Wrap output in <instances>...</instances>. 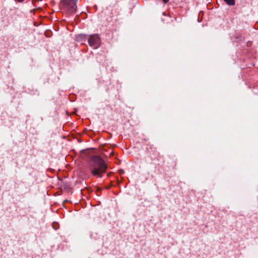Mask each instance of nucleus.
<instances>
[{"label": "nucleus", "instance_id": "f257e3e1", "mask_svg": "<svg viewBox=\"0 0 258 258\" xmlns=\"http://www.w3.org/2000/svg\"><path fill=\"white\" fill-rule=\"evenodd\" d=\"M106 169L107 165L102 158L98 156L92 157L89 169L93 175L101 177L102 174L106 172Z\"/></svg>", "mask_w": 258, "mask_h": 258}, {"label": "nucleus", "instance_id": "f03ea898", "mask_svg": "<svg viewBox=\"0 0 258 258\" xmlns=\"http://www.w3.org/2000/svg\"><path fill=\"white\" fill-rule=\"evenodd\" d=\"M61 7L63 11L68 13H74L77 10V2L75 0H62Z\"/></svg>", "mask_w": 258, "mask_h": 258}, {"label": "nucleus", "instance_id": "7ed1b4c3", "mask_svg": "<svg viewBox=\"0 0 258 258\" xmlns=\"http://www.w3.org/2000/svg\"><path fill=\"white\" fill-rule=\"evenodd\" d=\"M89 45L94 49L98 48L100 44V39L97 34H93L88 39Z\"/></svg>", "mask_w": 258, "mask_h": 258}, {"label": "nucleus", "instance_id": "20e7f679", "mask_svg": "<svg viewBox=\"0 0 258 258\" xmlns=\"http://www.w3.org/2000/svg\"><path fill=\"white\" fill-rule=\"evenodd\" d=\"M224 1L229 6H233L235 5V0H224Z\"/></svg>", "mask_w": 258, "mask_h": 258}, {"label": "nucleus", "instance_id": "39448f33", "mask_svg": "<svg viewBox=\"0 0 258 258\" xmlns=\"http://www.w3.org/2000/svg\"><path fill=\"white\" fill-rule=\"evenodd\" d=\"M15 1H17L19 3H21L22 2H23L24 0H15Z\"/></svg>", "mask_w": 258, "mask_h": 258}, {"label": "nucleus", "instance_id": "423d86ee", "mask_svg": "<svg viewBox=\"0 0 258 258\" xmlns=\"http://www.w3.org/2000/svg\"><path fill=\"white\" fill-rule=\"evenodd\" d=\"M169 0H163V1L164 2V3H167Z\"/></svg>", "mask_w": 258, "mask_h": 258}]
</instances>
